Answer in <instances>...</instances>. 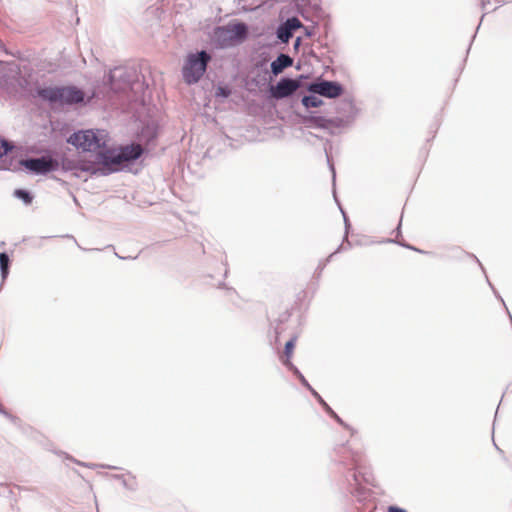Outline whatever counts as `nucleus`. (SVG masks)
Returning a JSON list of instances; mask_svg holds the SVG:
<instances>
[{"label":"nucleus","mask_w":512,"mask_h":512,"mask_svg":"<svg viewBox=\"0 0 512 512\" xmlns=\"http://www.w3.org/2000/svg\"><path fill=\"white\" fill-rule=\"evenodd\" d=\"M39 96L59 105L77 104L84 100V93L76 87H47L39 91Z\"/></svg>","instance_id":"nucleus-1"},{"label":"nucleus","mask_w":512,"mask_h":512,"mask_svg":"<svg viewBox=\"0 0 512 512\" xmlns=\"http://www.w3.org/2000/svg\"><path fill=\"white\" fill-rule=\"evenodd\" d=\"M107 138L105 130H85L72 134L68 142L83 151H97L106 146Z\"/></svg>","instance_id":"nucleus-2"},{"label":"nucleus","mask_w":512,"mask_h":512,"mask_svg":"<svg viewBox=\"0 0 512 512\" xmlns=\"http://www.w3.org/2000/svg\"><path fill=\"white\" fill-rule=\"evenodd\" d=\"M210 59V55L205 51L188 54L182 68L184 81L187 84L197 83L205 73Z\"/></svg>","instance_id":"nucleus-3"},{"label":"nucleus","mask_w":512,"mask_h":512,"mask_svg":"<svg viewBox=\"0 0 512 512\" xmlns=\"http://www.w3.org/2000/svg\"><path fill=\"white\" fill-rule=\"evenodd\" d=\"M142 154V147L139 144H132L122 147L119 152L111 153L104 157V163L108 166H117L124 162L137 159Z\"/></svg>","instance_id":"nucleus-4"},{"label":"nucleus","mask_w":512,"mask_h":512,"mask_svg":"<svg viewBox=\"0 0 512 512\" xmlns=\"http://www.w3.org/2000/svg\"><path fill=\"white\" fill-rule=\"evenodd\" d=\"M218 38L227 40V45H233L245 39L247 35V27L243 23L229 25L219 28L217 31Z\"/></svg>","instance_id":"nucleus-5"},{"label":"nucleus","mask_w":512,"mask_h":512,"mask_svg":"<svg viewBox=\"0 0 512 512\" xmlns=\"http://www.w3.org/2000/svg\"><path fill=\"white\" fill-rule=\"evenodd\" d=\"M23 165L27 169H29L37 174H46V173L54 170L58 164L56 161H54L51 158L41 157V158L25 160V161H23Z\"/></svg>","instance_id":"nucleus-6"},{"label":"nucleus","mask_w":512,"mask_h":512,"mask_svg":"<svg viewBox=\"0 0 512 512\" xmlns=\"http://www.w3.org/2000/svg\"><path fill=\"white\" fill-rule=\"evenodd\" d=\"M309 91L315 94H319L328 98L338 97L342 89L341 87L334 82L330 81H322L317 83H312L309 86Z\"/></svg>","instance_id":"nucleus-7"},{"label":"nucleus","mask_w":512,"mask_h":512,"mask_svg":"<svg viewBox=\"0 0 512 512\" xmlns=\"http://www.w3.org/2000/svg\"><path fill=\"white\" fill-rule=\"evenodd\" d=\"M298 88V83L292 79H282L274 89V96L284 98L294 93Z\"/></svg>","instance_id":"nucleus-8"},{"label":"nucleus","mask_w":512,"mask_h":512,"mask_svg":"<svg viewBox=\"0 0 512 512\" xmlns=\"http://www.w3.org/2000/svg\"><path fill=\"white\" fill-rule=\"evenodd\" d=\"M293 63V60L290 56L286 54H280L272 63H271V70L272 72L277 75L281 73L285 68L291 66Z\"/></svg>","instance_id":"nucleus-9"},{"label":"nucleus","mask_w":512,"mask_h":512,"mask_svg":"<svg viewBox=\"0 0 512 512\" xmlns=\"http://www.w3.org/2000/svg\"><path fill=\"white\" fill-rule=\"evenodd\" d=\"M297 336H293L287 343L285 344L284 352L282 361L285 365L290 366L291 365V358L294 353V348L296 345Z\"/></svg>","instance_id":"nucleus-10"},{"label":"nucleus","mask_w":512,"mask_h":512,"mask_svg":"<svg viewBox=\"0 0 512 512\" xmlns=\"http://www.w3.org/2000/svg\"><path fill=\"white\" fill-rule=\"evenodd\" d=\"M302 103L307 108L319 107L320 105H322V100L317 96L310 95L303 97Z\"/></svg>","instance_id":"nucleus-11"},{"label":"nucleus","mask_w":512,"mask_h":512,"mask_svg":"<svg viewBox=\"0 0 512 512\" xmlns=\"http://www.w3.org/2000/svg\"><path fill=\"white\" fill-rule=\"evenodd\" d=\"M277 36L282 42L287 43L289 41V39L292 37V31L290 29H288V27L285 26V24H284L279 27V29L277 31Z\"/></svg>","instance_id":"nucleus-12"},{"label":"nucleus","mask_w":512,"mask_h":512,"mask_svg":"<svg viewBox=\"0 0 512 512\" xmlns=\"http://www.w3.org/2000/svg\"><path fill=\"white\" fill-rule=\"evenodd\" d=\"M9 257L6 253H0V269L3 278H6L9 268Z\"/></svg>","instance_id":"nucleus-13"},{"label":"nucleus","mask_w":512,"mask_h":512,"mask_svg":"<svg viewBox=\"0 0 512 512\" xmlns=\"http://www.w3.org/2000/svg\"><path fill=\"white\" fill-rule=\"evenodd\" d=\"M14 194L16 197L22 199L26 204H30L32 202L31 195L25 190L18 189Z\"/></svg>","instance_id":"nucleus-14"},{"label":"nucleus","mask_w":512,"mask_h":512,"mask_svg":"<svg viewBox=\"0 0 512 512\" xmlns=\"http://www.w3.org/2000/svg\"><path fill=\"white\" fill-rule=\"evenodd\" d=\"M285 26H287L288 29L293 31L301 26V22L297 18H291L285 22Z\"/></svg>","instance_id":"nucleus-15"},{"label":"nucleus","mask_w":512,"mask_h":512,"mask_svg":"<svg viewBox=\"0 0 512 512\" xmlns=\"http://www.w3.org/2000/svg\"><path fill=\"white\" fill-rule=\"evenodd\" d=\"M11 149L12 146L7 141L0 140V156L6 155Z\"/></svg>","instance_id":"nucleus-16"},{"label":"nucleus","mask_w":512,"mask_h":512,"mask_svg":"<svg viewBox=\"0 0 512 512\" xmlns=\"http://www.w3.org/2000/svg\"><path fill=\"white\" fill-rule=\"evenodd\" d=\"M387 511L388 512H407L406 510H404L400 507H397V506H389Z\"/></svg>","instance_id":"nucleus-17"},{"label":"nucleus","mask_w":512,"mask_h":512,"mask_svg":"<svg viewBox=\"0 0 512 512\" xmlns=\"http://www.w3.org/2000/svg\"><path fill=\"white\" fill-rule=\"evenodd\" d=\"M327 409L331 413V415L337 420V422L343 424L342 419L336 413H334L329 407H327Z\"/></svg>","instance_id":"nucleus-18"},{"label":"nucleus","mask_w":512,"mask_h":512,"mask_svg":"<svg viewBox=\"0 0 512 512\" xmlns=\"http://www.w3.org/2000/svg\"><path fill=\"white\" fill-rule=\"evenodd\" d=\"M217 95L228 96V93L225 91L224 88H219L218 92H217Z\"/></svg>","instance_id":"nucleus-19"}]
</instances>
